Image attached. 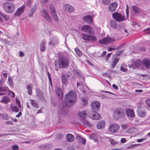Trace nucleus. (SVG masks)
<instances>
[{"instance_id": "1", "label": "nucleus", "mask_w": 150, "mask_h": 150, "mask_svg": "<svg viewBox=\"0 0 150 150\" xmlns=\"http://www.w3.org/2000/svg\"><path fill=\"white\" fill-rule=\"evenodd\" d=\"M77 95L75 91H71L65 96L66 106L68 107H71L75 103Z\"/></svg>"}, {"instance_id": "2", "label": "nucleus", "mask_w": 150, "mask_h": 150, "mask_svg": "<svg viewBox=\"0 0 150 150\" xmlns=\"http://www.w3.org/2000/svg\"><path fill=\"white\" fill-rule=\"evenodd\" d=\"M125 115V111L121 108H119L115 109L113 115V119L118 120L120 118H122Z\"/></svg>"}, {"instance_id": "3", "label": "nucleus", "mask_w": 150, "mask_h": 150, "mask_svg": "<svg viewBox=\"0 0 150 150\" xmlns=\"http://www.w3.org/2000/svg\"><path fill=\"white\" fill-rule=\"evenodd\" d=\"M69 62L68 59L65 57H62L59 58L58 60V65L60 68H64L68 67Z\"/></svg>"}, {"instance_id": "4", "label": "nucleus", "mask_w": 150, "mask_h": 150, "mask_svg": "<svg viewBox=\"0 0 150 150\" xmlns=\"http://www.w3.org/2000/svg\"><path fill=\"white\" fill-rule=\"evenodd\" d=\"M3 7L5 11L8 13H13L15 11L14 6L9 2H6L3 4Z\"/></svg>"}, {"instance_id": "5", "label": "nucleus", "mask_w": 150, "mask_h": 150, "mask_svg": "<svg viewBox=\"0 0 150 150\" xmlns=\"http://www.w3.org/2000/svg\"><path fill=\"white\" fill-rule=\"evenodd\" d=\"M81 38L86 41L95 42L97 40L96 37L93 35H90L84 33L81 34Z\"/></svg>"}, {"instance_id": "6", "label": "nucleus", "mask_w": 150, "mask_h": 150, "mask_svg": "<svg viewBox=\"0 0 150 150\" xmlns=\"http://www.w3.org/2000/svg\"><path fill=\"white\" fill-rule=\"evenodd\" d=\"M112 18L117 22H121L125 20V18L122 15L115 12L112 14Z\"/></svg>"}, {"instance_id": "7", "label": "nucleus", "mask_w": 150, "mask_h": 150, "mask_svg": "<svg viewBox=\"0 0 150 150\" xmlns=\"http://www.w3.org/2000/svg\"><path fill=\"white\" fill-rule=\"evenodd\" d=\"M119 127V126L117 124L112 123L110 124L108 130L111 133H115L117 132Z\"/></svg>"}, {"instance_id": "8", "label": "nucleus", "mask_w": 150, "mask_h": 150, "mask_svg": "<svg viewBox=\"0 0 150 150\" xmlns=\"http://www.w3.org/2000/svg\"><path fill=\"white\" fill-rule=\"evenodd\" d=\"M49 8L54 19L55 21H57L58 19L54 7L53 5H50L49 6Z\"/></svg>"}, {"instance_id": "9", "label": "nucleus", "mask_w": 150, "mask_h": 150, "mask_svg": "<svg viewBox=\"0 0 150 150\" xmlns=\"http://www.w3.org/2000/svg\"><path fill=\"white\" fill-rule=\"evenodd\" d=\"M115 40V39L112 37L105 38L99 40V43L100 44L106 45L112 42Z\"/></svg>"}, {"instance_id": "10", "label": "nucleus", "mask_w": 150, "mask_h": 150, "mask_svg": "<svg viewBox=\"0 0 150 150\" xmlns=\"http://www.w3.org/2000/svg\"><path fill=\"white\" fill-rule=\"evenodd\" d=\"M91 108L93 112H97L99 109L100 103L98 101L92 102L91 104Z\"/></svg>"}, {"instance_id": "11", "label": "nucleus", "mask_w": 150, "mask_h": 150, "mask_svg": "<svg viewBox=\"0 0 150 150\" xmlns=\"http://www.w3.org/2000/svg\"><path fill=\"white\" fill-rule=\"evenodd\" d=\"M137 112L138 115L141 117H144L146 115V110L141 107H138L137 109Z\"/></svg>"}, {"instance_id": "12", "label": "nucleus", "mask_w": 150, "mask_h": 150, "mask_svg": "<svg viewBox=\"0 0 150 150\" xmlns=\"http://www.w3.org/2000/svg\"><path fill=\"white\" fill-rule=\"evenodd\" d=\"M41 13L42 16L43 18L49 22H52V19L49 15L46 10L43 9L41 11Z\"/></svg>"}, {"instance_id": "13", "label": "nucleus", "mask_w": 150, "mask_h": 150, "mask_svg": "<svg viewBox=\"0 0 150 150\" xmlns=\"http://www.w3.org/2000/svg\"><path fill=\"white\" fill-rule=\"evenodd\" d=\"M142 64L143 67L147 69L150 68V61L149 59L147 58L144 59L142 61Z\"/></svg>"}, {"instance_id": "14", "label": "nucleus", "mask_w": 150, "mask_h": 150, "mask_svg": "<svg viewBox=\"0 0 150 150\" xmlns=\"http://www.w3.org/2000/svg\"><path fill=\"white\" fill-rule=\"evenodd\" d=\"M81 30L82 31L89 34H91L93 33L91 28L88 25H85L82 26Z\"/></svg>"}, {"instance_id": "15", "label": "nucleus", "mask_w": 150, "mask_h": 150, "mask_svg": "<svg viewBox=\"0 0 150 150\" xmlns=\"http://www.w3.org/2000/svg\"><path fill=\"white\" fill-rule=\"evenodd\" d=\"M25 8V6L24 5H23L20 7L14 13V16L16 17L20 16L23 13Z\"/></svg>"}, {"instance_id": "16", "label": "nucleus", "mask_w": 150, "mask_h": 150, "mask_svg": "<svg viewBox=\"0 0 150 150\" xmlns=\"http://www.w3.org/2000/svg\"><path fill=\"white\" fill-rule=\"evenodd\" d=\"M63 8L69 13H72L74 11V7L68 4H65L63 6Z\"/></svg>"}, {"instance_id": "17", "label": "nucleus", "mask_w": 150, "mask_h": 150, "mask_svg": "<svg viewBox=\"0 0 150 150\" xmlns=\"http://www.w3.org/2000/svg\"><path fill=\"white\" fill-rule=\"evenodd\" d=\"M58 113L59 115L64 116L67 114V111L64 109V107L62 105L59 108V109L58 110Z\"/></svg>"}, {"instance_id": "18", "label": "nucleus", "mask_w": 150, "mask_h": 150, "mask_svg": "<svg viewBox=\"0 0 150 150\" xmlns=\"http://www.w3.org/2000/svg\"><path fill=\"white\" fill-rule=\"evenodd\" d=\"M118 6L117 3L114 2L110 4L108 6V9L111 12H113L116 10V9Z\"/></svg>"}, {"instance_id": "19", "label": "nucleus", "mask_w": 150, "mask_h": 150, "mask_svg": "<svg viewBox=\"0 0 150 150\" xmlns=\"http://www.w3.org/2000/svg\"><path fill=\"white\" fill-rule=\"evenodd\" d=\"M56 94L58 96V99H61L63 98V94L60 88L58 87L56 88Z\"/></svg>"}, {"instance_id": "20", "label": "nucleus", "mask_w": 150, "mask_h": 150, "mask_svg": "<svg viewBox=\"0 0 150 150\" xmlns=\"http://www.w3.org/2000/svg\"><path fill=\"white\" fill-rule=\"evenodd\" d=\"M83 21L88 24H91L92 23V17L89 16H86L83 18Z\"/></svg>"}, {"instance_id": "21", "label": "nucleus", "mask_w": 150, "mask_h": 150, "mask_svg": "<svg viewBox=\"0 0 150 150\" xmlns=\"http://www.w3.org/2000/svg\"><path fill=\"white\" fill-rule=\"evenodd\" d=\"M4 82V81L1 80H0V92H5L7 91L8 89V87L6 85H5L4 86H3V84Z\"/></svg>"}, {"instance_id": "22", "label": "nucleus", "mask_w": 150, "mask_h": 150, "mask_svg": "<svg viewBox=\"0 0 150 150\" xmlns=\"http://www.w3.org/2000/svg\"><path fill=\"white\" fill-rule=\"evenodd\" d=\"M105 123L103 120L99 121L97 124V127L98 129H101L103 128L105 125Z\"/></svg>"}, {"instance_id": "23", "label": "nucleus", "mask_w": 150, "mask_h": 150, "mask_svg": "<svg viewBox=\"0 0 150 150\" xmlns=\"http://www.w3.org/2000/svg\"><path fill=\"white\" fill-rule=\"evenodd\" d=\"M126 113L127 115L131 117H133L134 116V110H133L128 109L126 110Z\"/></svg>"}, {"instance_id": "24", "label": "nucleus", "mask_w": 150, "mask_h": 150, "mask_svg": "<svg viewBox=\"0 0 150 150\" xmlns=\"http://www.w3.org/2000/svg\"><path fill=\"white\" fill-rule=\"evenodd\" d=\"M58 39L55 37H53L51 39V41L49 43L50 45L54 46L58 44Z\"/></svg>"}, {"instance_id": "25", "label": "nucleus", "mask_w": 150, "mask_h": 150, "mask_svg": "<svg viewBox=\"0 0 150 150\" xmlns=\"http://www.w3.org/2000/svg\"><path fill=\"white\" fill-rule=\"evenodd\" d=\"M66 138L67 141L69 142H73L74 139V136L73 135L70 134H67Z\"/></svg>"}, {"instance_id": "26", "label": "nucleus", "mask_w": 150, "mask_h": 150, "mask_svg": "<svg viewBox=\"0 0 150 150\" xmlns=\"http://www.w3.org/2000/svg\"><path fill=\"white\" fill-rule=\"evenodd\" d=\"M133 12L135 13L139 14L142 12V10L135 6H132V8Z\"/></svg>"}, {"instance_id": "27", "label": "nucleus", "mask_w": 150, "mask_h": 150, "mask_svg": "<svg viewBox=\"0 0 150 150\" xmlns=\"http://www.w3.org/2000/svg\"><path fill=\"white\" fill-rule=\"evenodd\" d=\"M67 76L69 77V76L67 75L66 76L64 74H62L61 76V80L62 84H65L67 83Z\"/></svg>"}, {"instance_id": "28", "label": "nucleus", "mask_w": 150, "mask_h": 150, "mask_svg": "<svg viewBox=\"0 0 150 150\" xmlns=\"http://www.w3.org/2000/svg\"><path fill=\"white\" fill-rule=\"evenodd\" d=\"M37 4H35L28 13V16L29 17H31L35 12L37 9Z\"/></svg>"}, {"instance_id": "29", "label": "nucleus", "mask_w": 150, "mask_h": 150, "mask_svg": "<svg viewBox=\"0 0 150 150\" xmlns=\"http://www.w3.org/2000/svg\"><path fill=\"white\" fill-rule=\"evenodd\" d=\"M79 116L82 118H85L87 115V112L86 110H83L78 113Z\"/></svg>"}, {"instance_id": "30", "label": "nucleus", "mask_w": 150, "mask_h": 150, "mask_svg": "<svg viewBox=\"0 0 150 150\" xmlns=\"http://www.w3.org/2000/svg\"><path fill=\"white\" fill-rule=\"evenodd\" d=\"M94 114L92 115V118L95 120H99L101 118V116L100 114L97 112H94Z\"/></svg>"}, {"instance_id": "31", "label": "nucleus", "mask_w": 150, "mask_h": 150, "mask_svg": "<svg viewBox=\"0 0 150 150\" xmlns=\"http://www.w3.org/2000/svg\"><path fill=\"white\" fill-rule=\"evenodd\" d=\"M76 138L79 141V142L80 143H82L83 144L86 143V139L83 138L81 137V136L79 135H77L76 137Z\"/></svg>"}, {"instance_id": "32", "label": "nucleus", "mask_w": 150, "mask_h": 150, "mask_svg": "<svg viewBox=\"0 0 150 150\" xmlns=\"http://www.w3.org/2000/svg\"><path fill=\"white\" fill-rule=\"evenodd\" d=\"M10 100V98L7 96H4L1 100V103L4 104H7Z\"/></svg>"}, {"instance_id": "33", "label": "nucleus", "mask_w": 150, "mask_h": 150, "mask_svg": "<svg viewBox=\"0 0 150 150\" xmlns=\"http://www.w3.org/2000/svg\"><path fill=\"white\" fill-rule=\"evenodd\" d=\"M110 25L111 27L114 29H116L117 27V23L116 21L113 20H111L110 21Z\"/></svg>"}, {"instance_id": "34", "label": "nucleus", "mask_w": 150, "mask_h": 150, "mask_svg": "<svg viewBox=\"0 0 150 150\" xmlns=\"http://www.w3.org/2000/svg\"><path fill=\"white\" fill-rule=\"evenodd\" d=\"M45 42L44 41H42L40 45V50L41 52H44L46 48L45 46Z\"/></svg>"}, {"instance_id": "35", "label": "nucleus", "mask_w": 150, "mask_h": 150, "mask_svg": "<svg viewBox=\"0 0 150 150\" xmlns=\"http://www.w3.org/2000/svg\"><path fill=\"white\" fill-rule=\"evenodd\" d=\"M134 64L135 66L137 68H138L142 64V62L140 59H137L134 62Z\"/></svg>"}, {"instance_id": "36", "label": "nucleus", "mask_w": 150, "mask_h": 150, "mask_svg": "<svg viewBox=\"0 0 150 150\" xmlns=\"http://www.w3.org/2000/svg\"><path fill=\"white\" fill-rule=\"evenodd\" d=\"M119 61V59L118 58H116L113 61L112 66L111 68L113 69L115 67L116 65L118 63Z\"/></svg>"}, {"instance_id": "37", "label": "nucleus", "mask_w": 150, "mask_h": 150, "mask_svg": "<svg viewBox=\"0 0 150 150\" xmlns=\"http://www.w3.org/2000/svg\"><path fill=\"white\" fill-rule=\"evenodd\" d=\"M30 100L31 102L32 105L33 107H35L36 108H37L39 107L38 104L36 102L35 100L32 99H30Z\"/></svg>"}, {"instance_id": "38", "label": "nucleus", "mask_w": 150, "mask_h": 150, "mask_svg": "<svg viewBox=\"0 0 150 150\" xmlns=\"http://www.w3.org/2000/svg\"><path fill=\"white\" fill-rule=\"evenodd\" d=\"M10 107L13 111L15 112H18L19 110L18 107L13 106L11 104L10 105Z\"/></svg>"}, {"instance_id": "39", "label": "nucleus", "mask_w": 150, "mask_h": 150, "mask_svg": "<svg viewBox=\"0 0 150 150\" xmlns=\"http://www.w3.org/2000/svg\"><path fill=\"white\" fill-rule=\"evenodd\" d=\"M13 79L11 77L8 78V83L9 86L11 87L13 86Z\"/></svg>"}, {"instance_id": "40", "label": "nucleus", "mask_w": 150, "mask_h": 150, "mask_svg": "<svg viewBox=\"0 0 150 150\" xmlns=\"http://www.w3.org/2000/svg\"><path fill=\"white\" fill-rule=\"evenodd\" d=\"M27 90H28V93L29 95H31L32 93V88L31 86L30 85H28L27 87Z\"/></svg>"}, {"instance_id": "41", "label": "nucleus", "mask_w": 150, "mask_h": 150, "mask_svg": "<svg viewBox=\"0 0 150 150\" xmlns=\"http://www.w3.org/2000/svg\"><path fill=\"white\" fill-rule=\"evenodd\" d=\"M0 15L3 17V18L6 21L8 20L9 18L8 16H7L4 14L0 12Z\"/></svg>"}, {"instance_id": "42", "label": "nucleus", "mask_w": 150, "mask_h": 150, "mask_svg": "<svg viewBox=\"0 0 150 150\" xmlns=\"http://www.w3.org/2000/svg\"><path fill=\"white\" fill-rule=\"evenodd\" d=\"M81 100L82 102L83 105H86L87 104L88 101L85 98L83 97H82L81 98Z\"/></svg>"}, {"instance_id": "43", "label": "nucleus", "mask_w": 150, "mask_h": 150, "mask_svg": "<svg viewBox=\"0 0 150 150\" xmlns=\"http://www.w3.org/2000/svg\"><path fill=\"white\" fill-rule=\"evenodd\" d=\"M1 117L3 119L8 120L9 119V117L8 115L6 114H3L1 115Z\"/></svg>"}, {"instance_id": "44", "label": "nucleus", "mask_w": 150, "mask_h": 150, "mask_svg": "<svg viewBox=\"0 0 150 150\" xmlns=\"http://www.w3.org/2000/svg\"><path fill=\"white\" fill-rule=\"evenodd\" d=\"M83 123L85 126L88 127L91 126V124L87 120H84L83 121Z\"/></svg>"}, {"instance_id": "45", "label": "nucleus", "mask_w": 150, "mask_h": 150, "mask_svg": "<svg viewBox=\"0 0 150 150\" xmlns=\"http://www.w3.org/2000/svg\"><path fill=\"white\" fill-rule=\"evenodd\" d=\"M75 51L79 56H80L82 55L81 52L78 48L75 49Z\"/></svg>"}, {"instance_id": "46", "label": "nucleus", "mask_w": 150, "mask_h": 150, "mask_svg": "<svg viewBox=\"0 0 150 150\" xmlns=\"http://www.w3.org/2000/svg\"><path fill=\"white\" fill-rule=\"evenodd\" d=\"M46 150L50 149L52 147V145L51 144H45Z\"/></svg>"}, {"instance_id": "47", "label": "nucleus", "mask_w": 150, "mask_h": 150, "mask_svg": "<svg viewBox=\"0 0 150 150\" xmlns=\"http://www.w3.org/2000/svg\"><path fill=\"white\" fill-rule=\"evenodd\" d=\"M63 137V135L62 134H57L56 136V138L58 139H60Z\"/></svg>"}, {"instance_id": "48", "label": "nucleus", "mask_w": 150, "mask_h": 150, "mask_svg": "<svg viewBox=\"0 0 150 150\" xmlns=\"http://www.w3.org/2000/svg\"><path fill=\"white\" fill-rule=\"evenodd\" d=\"M102 2L105 5H108L110 2V0H103Z\"/></svg>"}, {"instance_id": "49", "label": "nucleus", "mask_w": 150, "mask_h": 150, "mask_svg": "<svg viewBox=\"0 0 150 150\" xmlns=\"http://www.w3.org/2000/svg\"><path fill=\"white\" fill-rule=\"evenodd\" d=\"M144 31L147 34H150V27L144 29Z\"/></svg>"}, {"instance_id": "50", "label": "nucleus", "mask_w": 150, "mask_h": 150, "mask_svg": "<svg viewBox=\"0 0 150 150\" xmlns=\"http://www.w3.org/2000/svg\"><path fill=\"white\" fill-rule=\"evenodd\" d=\"M129 7L127 5V8L126 10V12L127 18H128L129 13Z\"/></svg>"}, {"instance_id": "51", "label": "nucleus", "mask_w": 150, "mask_h": 150, "mask_svg": "<svg viewBox=\"0 0 150 150\" xmlns=\"http://www.w3.org/2000/svg\"><path fill=\"white\" fill-rule=\"evenodd\" d=\"M38 148L41 149H45L46 150L45 144V145H39L38 146Z\"/></svg>"}, {"instance_id": "52", "label": "nucleus", "mask_w": 150, "mask_h": 150, "mask_svg": "<svg viewBox=\"0 0 150 150\" xmlns=\"http://www.w3.org/2000/svg\"><path fill=\"white\" fill-rule=\"evenodd\" d=\"M12 149L13 150H17L18 149V146L17 145H14L12 146Z\"/></svg>"}, {"instance_id": "53", "label": "nucleus", "mask_w": 150, "mask_h": 150, "mask_svg": "<svg viewBox=\"0 0 150 150\" xmlns=\"http://www.w3.org/2000/svg\"><path fill=\"white\" fill-rule=\"evenodd\" d=\"M37 96L40 100H42L43 99V97L41 93H38L37 94Z\"/></svg>"}, {"instance_id": "54", "label": "nucleus", "mask_w": 150, "mask_h": 150, "mask_svg": "<svg viewBox=\"0 0 150 150\" xmlns=\"http://www.w3.org/2000/svg\"><path fill=\"white\" fill-rule=\"evenodd\" d=\"M146 103L147 106L150 108V99H148L146 100Z\"/></svg>"}, {"instance_id": "55", "label": "nucleus", "mask_w": 150, "mask_h": 150, "mask_svg": "<svg viewBox=\"0 0 150 150\" xmlns=\"http://www.w3.org/2000/svg\"><path fill=\"white\" fill-rule=\"evenodd\" d=\"M111 54V53H110L108 54H107V55L106 56V57H105V60H108V58L110 57Z\"/></svg>"}, {"instance_id": "56", "label": "nucleus", "mask_w": 150, "mask_h": 150, "mask_svg": "<svg viewBox=\"0 0 150 150\" xmlns=\"http://www.w3.org/2000/svg\"><path fill=\"white\" fill-rule=\"evenodd\" d=\"M16 102L17 103L18 105V106L20 108H21V104L20 103V101L18 99H16Z\"/></svg>"}, {"instance_id": "57", "label": "nucleus", "mask_w": 150, "mask_h": 150, "mask_svg": "<svg viewBox=\"0 0 150 150\" xmlns=\"http://www.w3.org/2000/svg\"><path fill=\"white\" fill-rule=\"evenodd\" d=\"M120 141L121 143H125L126 142L127 140L125 138H122L121 139Z\"/></svg>"}, {"instance_id": "58", "label": "nucleus", "mask_w": 150, "mask_h": 150, "mask_svg": "<svg viewBox=\"0 0 150 150\" xmlns=\"http://www.w3.org/2000/svg\"><path fill=\"white\" fill-rule=\"evenodd\" d=\"M3 40L5 43L8 45H9L10 43V41L8 40H7L6 39H3Z\"/></svg>"}, {"instance_id": "59", "label": "nucleus", "mask_w": 150, "mask_h": 150, "mask_svg": "<svg viewBox=\"0 0 150 150\" xmlns=\"http://www.w3.org/2000/svg\"><path fill=\"white\" fill-rule=\"evenodd\" d=\"M134 129L132 128H129L128 129L129 133H132L134 132V131H133Z\"/></svg>"}, {"instance_id": "60", "label": "nucleus", "mask_w": 150, "mask_h": 150, "mask_svg": "<svg viewBox=\"0 0 150 150\" xmlns=\"http://www.w3.org/2000/svg\"><path fill=\"white\" fill-rule=\"evenodd\" d=\"M67 150H75L74 147L73 146H70L68 147Z\"/></svg>"}, {"instance_id": "61", "label": "nucleus", "mask_w": 150, "mask_h": 150, "mask_svg": "<svg viewBox=\"0 0 150 150\" xmlns=\"http://www.w3.org/2000/svg\"><path fill=\"white\" fill-rule=\"evenodd\" d=\"M120 70L121 71L124 72H125L127 71V69H125L123 67H120Z\"/></svg>"}, {"instance_id": "62", "label": "nucleus", "mask_w": 150, "mask_h": 150, "mask_svg": "<svg viewBox=\"0 0 150 150\" xmlns=\"http://www.w3.org/2000/svg\"><path fill=\"white\" fill-rule=\"evenodd\" d=\"M121 126L123 129H125L127 127V125L126 124H122L121 125Z\"/></svg>"}, {"instance_id": "63", "label": "nucleus", "mask_w": 150, "mask_h": 150, "mask_svg": "<svg viewBox=\"0 0 150 150\" xmlns=\"http://www.w3.org/2000/svg\"><path fill=\"white\" fill-rule=\"evenodd\" d=\"M73 71L76 74V75L77 76H78V75H79V73L76 69H74L73 70Z\"/></svg>"}, {"instance_id": "64", "label": "nucleus", "mask_w": 150, "mask_h": 150, "mask_svg": "<svg viewBox=\"0 0 150 150\" xmlns=\"http://www.w3.org/2000/svg\"><path fill=\"white\" fill-rule=\"evenodd\" d=\"M103 75L104 76H107L109 78H110V76L107 73H105L103 74Z\"/></svg>"}]
</instances>
